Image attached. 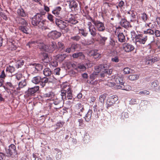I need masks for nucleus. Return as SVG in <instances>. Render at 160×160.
<instances>
[{
  "mask_svg": "<svg viewBox=\"0 0 160 160\" xmlns=\"http://www.w3.org/2000/svg\"><path fill=\"white\" fill-rule=\"evenodd\" d=\"M61 103L60 100H58V99H56L55 100V101L53 102V104L56 105V107H54V108L57 109L61 108L62 106L60 105V103Z\"/></svg>",
  "mask_w": 160,
  "mask_h": 160,
  "instance_id": "obj_34",
  "label": "nucleus"
},
{
  "mask_svg": "<svg viewBox=\"0 0 160 160\" xmlns=\"http://www.w3.org/2000/svg\"><path fill=\"white\" fill-rule=\"evenodd\" d=\"M15 70V68L14 67L10 65L7 66L6 68V71L11 73L14 72Z\"/></svg>",
  "mask_w": 160,
  "mask_h": 160,
  "instance_id": "obj_41",
  "label": "nucleus"
},
{
  "mask_svg": "<svg viewBox=\"0 0 160 160\" xmlns=\"http://www.w3.org/2000/svg\"><path fill=\"white\" fill-rule=\"evenodd\" d=\"M128 113L127 112H123L122 114V119H124L125 118H128Z\"/></svg>",
  "mask_w": 160,
  "mask_h": 160,
  "instance_id": "obj_56",
  "label": "nucleus"
},
{
  "mask_svg": "<svg viewBox=\"0 0 160 160\" xmlns=\"http://www.w3.org/2000/svg\"><path fill=\"white\" fill-rule=\"evenodd\" d=\"M105 65L104 64H101L98 66L96 67L95 68L96 70L98 72H101L102 70L104 69L103 72H105L106 74L111 75L112 72L111 69H105Z\"/></svg>",
  "mask_w": 160,
  "mask_h": 160,
  "instance_id": "obj_9",
  "label": "nucleus"
},
{
  "mask_svg": "<svg viewBox=\"0 0 160 160\" xmlns=\"http://www.w3.org/2000/svg\"><path fill=\"white\" fill-rule=\"evenodd\" d=\"M81 38V37L78 35H76L71 37V39L76 41H78Z\"/></svg>",
  "mask_w": 160,
  "mask_h": 160,
  "instance_id": "obj_54",
  "label": "nucleus"
},
{
  "mask_svg": "<svg viewBox=\"0 0 160 160\" xmlns=\"http://www.w3.org/2000/svg\"><path fill=\"white\" fill-rule=\"evenodd\" d=\"M17 13L21 17H24L26 16V14L22 8L18 9L17 10Z\"/></svg>",
  "mask_w": 160,
  "mask_h": 160,
  "instance_id": "obj_32",
  "label": "nucleus"
},
{
  "mask_svg": "<svg viewBox=\"0 0 160 160\" xmlns=\"http://www.w3.org/2000/svg\"><path fill=\"white\" fill-rule=\"evenodd\" d=\"M65 122L63 121H59L56 124L57 126L59 127H62L64 125Z\"/></svg>",
  "mask_w": 160,
  "mask_h": 160,
  "instance_id": "obj_61",
  "label": "nucleus"
},
{
  "mask_svg": "<svg viewBox=\"0 0 160 160\" xmlns=\"http://www.w3.org/2000/svg\"><path fill=\"white\" fill-rule=\"evenodd\" d=\"M24 63V61L23 60H20L18 61L17 62V64L16 65L17 68H21L23 65Z\"/></svg>",
  "mask_w": 160,
  "mask_h": 160,
  "instance_id": "obj_48",
  "label": "nucleus"
},
{
  "mask_svg": "<svg viewBox=\"0 0 160 160\" xmlns=\"http://www.w3.org/2000/svg\"><path fill=\"white\" fill-rule=\"evenodd\" d=\"M93 22L97 31L99 32H104L105 31L106 28L104 22L98 20L93 21Z\"/></svg>",
  "mask_w": 160,
  "mask_h": 160,
  "instance_id": "obj_6",
  "label": "nucleus"
},
{
  "mask_svg": "<svg viewBox=\"0 0 160 160\" xmlns=\"http://www.w3.org/2000/svg\"><path fill=\"white\" fill-rule=\"evenodd\" d=\"M126 17L128 19L130 20L131 22H134L135 21V19L136 18V15L132 11L128 12L126 14Z\"/></svg>",
  "mask_w": 160,
  "mask_h": 160,
  "instance_id": "obj_17",
  "label": "nucleus"
},
{
  "mask_svg": "<svg viewBox=\"0 0 160 160\" xmlns=\"http://www.w3.org/2000/svg\"><path fill=\"white\" fill-rule=\"evenodd\" d=\"M123 48L126 52H130L133 51L135 48L132 45L129 43H124L123 44Z\"/></svg>",
  "mask_w": 160,
  "mask_h": 160,
  "instance_id": "obj_12",
  "label": "nucleus"
},
{
  "mask_svg": "<svg viewBox=\"0 0 160 160\" xmlns=\"http://www.w3.org/2000/svg\"><path fill=\"white\" fill-rule=\"evenodd\" d=\"M0 15L6 21L8 20V18L7 15L4 13L2 12H0Z\"/></svg>",
  "mask_w": 160,
  "mask_h": 160,
  "instance_id": "obj_63",
  "label": "nucleus"
},
{
  "mask_svg": "<svg viewBox=\"0 0 160 160\" xmlns=\"http://www.w3.org/2000/svg\"><path fill=\"white\" fill-rule=\"evenodd\" d=\"M57 49H58L62 50L65 47V46L64 43L62 42L59 41L57 43Z\"/></svg>",
  "mask_w": 160,
  "mask_h": 160,
  "instance_id": "obj_37",
  "label": "nucleus"
},
{
  "mask_svg": "<svg viewBox=\"0 0 160 160\" xmlns=\"http://www.w3.org/2000/svg\"><path fill=\"white\" fill-rule=\"evenodd\" d=\"M7 157L13 158L17 154L16 147L13 144H11L9 146L8 149L6 151Z\"/></svg>",
  "mask_w": 160,
  "mask_h": 160,
  "instance_id": "obj_4",
  "label": "nucleus"
},
{
  "mask_svg": "<svg viewBox=\"0 0 160 160\" xmlns=\"http://www.w3.org/2000/svg\"><path fill=\"white\" fill-rule=\"evenodd\" d=\"M39 86H35L34 87L28 88L25 92L26 95L28 97H31L35 95V94L39 90Z\"/></svg>",
  "mask_w": 160,
  "mask_h": 160,
  "instance_id": "obj_7",
  "label": "nucleus"
},
{
  "mask_svg": "<svg viewBox=\"0 0 160 160\" xmlns=\"http://www.w3.org/2000/svg\"><path fill=\"white\" fill-rule=\"evenodd\" d=\"M111 61L112 62H118L119 61V57L117 56H113L111 58Z\"/></svg>",
  "mask_w": 160,
  "mask_h": 160,
  "instance_id": "obj_49",
  "label": "nucleus"
},
{
  "mask_svg": "<svg viewBox=\"0 0 160 160\" xmlns=\"http://www.w3.org/2000/svg\"><path fill=\"white\" fill-rule=\"evenodd\" d=\"M35 66L36 68V69L38 71H38L41 70L43 68V65L42 64H36L35 63Z\"/></svg>",
  "mask_w": 160,
  "mask_h": 160,
  "instance_id": "obj_52",
  "label": "nucleus"
},
{
  "mask_svg": "<svg viewBox=\"0 0 160 160\" xmlns=\"http://www.w3.org/2000/svg\"><path fill=\"white\" fill-rule=\"evenodd\" d=\"M6 155L2 152H0V160H6Z\"/></svg>",
  "mask_w": 160,
  "mask_h": 160,
  "instance_id": "obj_60",
  "label": "nucleus"
},
{
  "mask_svg": "<svg viewBox=\"0 0 160 160\" xmlns=\"http://www.w3.org/2000/svg\"><path fill=\"white\" fill-rule=\"evenodd\" d=\"M17 48V46L15 43V42H9L8 43V48L11 51L15 50Z\"/></svg>",
  "mask_w": 160,
  "mask_h": 160,
  "instance_id": "obj_24",
  "label": "nucleus"
},
{
  "mask_svg": "<svg viewBox=\"0 0 160 160\" xmlns=\"http://www.w3.org/2000/svg\"><path fill=\"white\" fill-rule=\"evenodd\" d=\"M119 24L122 27L125 28L132 27L129 22L125 18H122L119 22Z\"/></svg>",
  "mask_w": 160,
  "mask_h": 160,
  "instance_id": "obj_14",
  "label": "nucleus"
},
{
  "mask_svg": "<svg viewBox=\"0 0 160 160\" xmlns=\"http://www.w3.org/2000/svg\"><path fill=\"white\" fill-rule=\"evenodd\" d=\"M79 126L81 128H83L85 126V124L83 119L82 118L79 119L78 120Z\"/></svg>",
  "mask_w": 160,
  "mask_h": 160,
  "instance_id": "obj_39",
  "label": "nucleus"
},
{
  "mask_svg": "<svg viewBox=\"0 0 160 160\" xmlns=\"http://www.w3.org/2000/svg\"><path fill=\"white\" fill-rule=\"evenodd\" d=\"M115 81L117 84L122 85L124 83L123 81V77L122 76L121 77H117L115 78Z\"/></svg>",
  "mask_w": 160,
  "mask_h": 160,
  "instance_id": "obj_28",
  "label": "nucleus"
},
{
  "mask_svg": "<svg viewBox=\"0 0 160 160\" xmlns=\"http://www.w3.org/2000/svg\"><path fill=\"white\" fill-rule=\"evenodd\" d=\"M65 54H60L57 56L58 60L60 62L62 61L66 58Z\"/></svg>",
  "mask_w": 160,
  "mask_h": 160,
  "instance_id": "obj_46",
  "label": "nucleus"
},
{
  "mask_svg": "<svg viewBox=\"0 0 160 160\" xmlns=\"http://www.w3.org/2000/svg\"><path fill=\"white\" fill-rule=\"evenodd\" d=\"M140 17L142 20L144 22H145L148 18L147 15L144 12L141 13Z\"/></svg>",
  "mask_w": 160,
  "mask_h": 160,
  "instance_id": "obj_43",
  "label": "nucleus"
},
{
  "mask_svg": "<svg viewBox=\"0 0 160 160\" xmlns=\"http://www.w3.org/2000/svg\"><path fill=\"white\" fill-rule=\"evenodd\" d=\"M98 34L99 36L100 37V38L99 39L100 43L102 45H104L105 41L108 39L107 38L102 36L99 33H98Z\"/></svg>",
  "mask_w": 160,
  "mask_h": 160,
  "instance_id": "obj_35",
  "label": "nucleus"
},
{
  "mask_svg": "<svg viewBox=\"0 0 160 160\" xmlns=\"http://www.w3.org/2000/svg\"><path fill=\"white\" fill-rule=\"evenodd\" d=\"M61 10V8L60 7H57L52 11V13L57 17H60Z\"/></svg>",
  "mask_w": 160,
  "mask_h": 160,
  "instance_id": "obj_21",
  "label": "nucleus"
},
{
  "mask_svg": "<svg viewBox=\"0 0 160 160\" xmlns=\"http://www.w3.org/2000/svg\"><path fill=\"white\" fill-rule=\"evenodd\" d=\"M118 40L119 42H125L126 39L123 34L122 33H119L118 36Z\"/></svg>",
  "mask_w": 160,
  "mask_h": 160,
  "instance_id": "obj_27",
  "label": "nucleus"
},
{
  "mask_svg": "<svg viewBox=\"0 0 160 160\" xmlns=\"http://www.w3.org/2000/svg\"><path fill=\"white\" fill-rule=\"evenodd\" d=\"M42 19V15L39 14H37L32 18V24L34 26H38L42 30H45L48 28L45 23L46 21Z\"/></svg>",
  "mask_w": 160,
  "mask_h": 160,
  "instance_id": "obj_1",
  "label": "nucleus"
},
{
  "mask_svg": "<svg viewBox=\"0 0 160 160\" xmlns=\"http://www.w3.org/2000/svg\"><path fill=\"white\" fill-rule=\"evenodd\" d=\"M89 32L91 35L93 37H95L96 36L97 34V30L95 27H92L91 28L88 29Z\"/></svg>",
  "mask_w": 160,
  "mask_h": 160,
  "instance_id": "obj_25",
  "label": "nucleus"
},
{
  "mask_svg": "<svg viewBox=\"0 0 160 160\" xmlns=\"http://www.w3.org/2000/svg\"><path fill=\"white\" fill-rule=\"evenodd\" d=\"M159 59V58L158 57H155L153 58H151L149 56H146L144 59V62L145 65L151 64L156 62Z\"/></svg>",
  "mask_w": 160,
  "mask_h": 160,
  "instance_id": "obj_8",
  "label": "nucleus"
},
{
  "mask_svg": "<svg viewBox=\"0 0 160 160\" xmlns=\"http://www.w3.org/2000/svg\"><path fill=\"white\" fill-rule=\"evenodd\" d=\"M78 31L79 33L84 37H86L88 34V33L86 30L82 28L79 29Z\"/></svg>",
  "mask_w": 160,
  "mask_h": 160,
  "instance_id": "obj_36",
  "label": "nucleus"
},
{
  "mask_svg": "<svg viewBox=\"0 0 160 160\" xmlns=\"http://www.w3.org/2000/svg\"><path fill=\"white\" fill-rule=\"evenodd\" d=\"M154 33V32L153 30L151 29H148L144 31L143 34L148 36V35H153Z\"/></svg>",
  "mask_w": 160,
  "mask_h": 160,
  "instance_id": "obj_33",
  "label": "nucleus"
},
{
  "mask_svg": "<svg viewBox=\"0 0 160 160\" xmlns=\"http://www.w3.org/2000/svg\"><path fill=\"white\" fill-rule=\"evenodd\" d=\"M90 136L88 134H85L83 138V141L85 143H88L90 141Z\"/></svg>",
  "mask_w": 160,
  "mask_h": 160,
  "instance_id": "obj_45",
  "label": "nucleus"
},
{
  "mask_svg": "<svg viewBox=\"0 0 160 160\" xmlns=\"http://www.w3.org/2000/svg\"><path fill=\"white\" fill-rule=\"evenodd\" d=\"M66 21L68 23L72 24H76L78 22V21L73 17L70 18L68 20H67Z\"/></svg>",
  "mask_w": 160,
  "mask_h": 160,
  "instance_id": "obj_31",
  "label": "nucleus"
},
{
  "mask_svg": "<svg viewBox=\"0 0 160 160\" xmlns=\"http://www.w3.org/2000/svg\"><path fill=\"white\" fill-rule=\"evenodd\" d=\"M42 47H43V49L45 51L50 53L52 52L57 48V43L54 41L52 42L49 45H46L44 47L42 45Z\"/></svg>",
  "mask_w": 160,
  "mask_h": 160,
  "instance_id": "obj_5",
  "label": "nucleus"
},
{
  "mask_svg": "<svg viewBox=\"0 0 160 160\" xmlns=\"http://www.w3.org/2000/svg\"><path fill=\"white\" fill-rule=\"evenodd\" d=\"M61 33L56 31H53L50 32L48 34L49 37L53 39H56L61 36Z\"/></svg>",
  "mask_w": 160,
  "mask_h": 160,
  "instance_id": "obj_13",
  "label": "nucleus"
},
{
  "mask_svg": "<svg viewBox=\"0 0 160 160\" xmlns=\"http://www.w3.org/2000/svg\"><path fill=\"white\" fill-rule=\"evenodd\" d=\"M70 47L73 51L74 52L75 49L78 48L77 44L75 43H72L71 44Z\"/></svg>",
  "mask_w": 160,
  "mask_h": 160,
  "instance_id": "obj_58",
  "label": "nucleus"
},
{
  "mask_svg": "<svg viewBox=\"0 0 160 160\" xmlns=\"http://www.w3.org/2000/svg\"><path fill=\"white\" fill-rule=\"evenodd\" d=\"M21 23L22 25V26H27L28 25V23L24 19L21 18Z\"/></svg>",
  "mask_w": 160,
  "mask_h": 160,
  "instance_id": "obj_59",
  "label": "nucleus"
},
{
  "mask_svg": "<svg viewBox=\"0 0 160 160\" xmlns=\"http://www.w3.org/2000/svg\"><path fill=\"white\" fill-rule=\"evenodd\" d=\"M158 85V82L157 80H155L151 83V87H156Z\"/></svg>",
  "mask_w": 160,
  "mask_h": 160,
  "instance_id": "obj_53",
  "label": "nucleus"
},
{
  "mask_svg": "<svg viewBox=\"0 0 160 160\" xmlns=\"http://www.w3.org/2000/svg\"><path fill=\"white\" fill-rule=\"evenodd\" d=\"M27 26H20L19 27V30H21L23 32L28 34L29 33L28 31V28L27 27Z\"/></svg>",
  "mask_w": 160,
  "mask_h": 160,
  "instance_id": "obj_30",
  "label": "nucleus"
},
{
  "mask_svg": "<svg viewBox=\"0 0 160 160\" xmlns=\"http://www.w3.org/2000/svg\"><path fill=\"white\" fill-rule=\"evenodd\" d=\"M27 85L26 79L24 78L23 80L20 82L18 83V88H17L18 90H19L20 88H22Z\"/></svg>",
  "mask_w": 160,
  "mask_h": 160,
  "instance_id": "obj_29",
  "label": "nucleus"
},
{
  "mask_svg": "<svg viewBox=\"0 0 160 160\" xmlns=\"http://www.w3.org/2000/svg\"><path fill=\"white\" fill-rule=\"evenodd\" d=\"M67 91L64 90H62L61 91V96L62 97V99L63 101L67 100L66 93Z\"/></svg>",
  "mask_w": 160,
  "mask_h": 160,
  "instance_id": "obj_38",
  "label": "nucleus"
},
{
  "mask_svg": "<svg viewBox=\"0 0 160 160\" xmlns=\"http://www.w3.org/2000/svg\"><path fill=\"white\" fill-rule=\"evenodd\" d=\"M86 19L89 21H90L93 23V21H96L94 19H93L90 16L87 15L86 16Z\"/></svg>",
  "mask_w": 160,
  "mask_h": 160,
  "instance_id": "obj_64",
  "label": "nucleus"
},
{
  "mask_svg": "<svg viewBox=\"0 0 160 160\" xmlns=\"http://www.w3.org/2000/svg\"><path fill=\"white\" fill-rule=\"evenodd\" d=\"M28 69L29 72L32 74L38 72V71L36 69L35 63L30 64Z\"/></svg>",
  "mask_w": 160,
  "mask_h": 160,
  "instance_id": "obj_20",
  "label": "nucleus"
},
{
  "mask_svg": "<svg viewBox=\"0 0 160 160\" xmlns=\"http://www.w3.org/2000/svg\"><path fill=\"white\" fill-rule=\"evenodd\" d=\"M107 96V94L105 93L99 96V101L101 102H103L106 99Z\"/></svg>",
  "mask_w": 160,
  "mask_h": 160,
  "instance_id": "obj_51",
  "label": "nucleus"
},
{
  "mask_svg": "<svg viewBox=\"0 0 160 160\" xmlns=\"http://www.w3.org/2000/svg\"><path fill=\"white\" fill-rule=\"evenodd\" d=\"M92 110L89 109L87 113L86 114L85 117V119L87 122H88L90 121L92 116Z\"/></svg>",
  "mask_w": 160,
  "mask_h": 160,
  "instance_id": "obj_22",
  "label": "nucleus"
},
{
  "mask_svg": "<svg viewBox=\"0 0 160 160\" xmlns=\"http://www.w3.org/2000/svg\"><path fill=\"white\" fill-rule=\"evenodd\" d=\"M139 75L137 74H132L130 75L129 77V78L131 80H135L138 79L139 78Z\"/></svg>",
  "mask_w": 160,
  "mask_h": 160,
  "instance_id": "obj_44",
  "label": "nucleus"
},
{
  "mask_svg": "<svg viewBox=\"0 0 160 160\" xmlns=\"http://www.w3.org/2000/svg\"><path fill=\"white\" fill-rule=\"evenodd\" d=\"M67 65L68 67H71L73 68L74 69L78 71V64L73 62H70L68 63Z\"/></svg>",
  "mask_w": 160,
  "mask_h": 160,
  "instance_id": "obj_40",
  "label": "nucleus"
},
{
  "mask_svg": "<svg viewBox=\"0 0 160 160\" xmlns=\"http://www.w3.org/2000/svg\"><path fill=\"white\" fill-rule=\"evenodd\" d=\"M16 78L18 80H20L21 79H22L25 78L24 77H23L21 73H17L15 75Z\"/></svg>",
  "mask_w": 160,
  "mask_h": 160,
  "instance_id": "obj_47",
  "label": "nucleus"
},
{
  "mask_svg": "<svg viewBox=\"0 0 160 160\" xmlns=\"http://www.w3.org/2000/svg\"><path fill=\"white\" fill-rule=\"evenodd\" d=\"M98 52V50H93L89 52V54L90 56H93L95 58H99L101 57V54Z\"/></svg>",
  "mask_w": 160,
  "mask_h": 160,
  "instance_id": "obj_18",
  "label": "nucleus"
},
{
  "mask_svg": "<svg viewBox=\"0 0 160 160\" xmlns=\"http://www.w3.org/2000/svg\"><path fill=\"white\" fill-rule=\"evenodd\" d=\"M48 79L47 77L42 78L39 76L34 77L32 80V82L36 84H40L42 88H44L48 82Z\"/></svg>",
  "mask_w": 160,
  "mask_h": 160,
  "instance_id": "obj_2",
  "label": "nucleus"
},
{
  "mask_svg": "<svg viewBox=\"0 0 160 160\" xmlns=\"http://www.w3.org/2000/svg\"><path fill=\"white\" fill-rule=\"evenodd\" d=\"M36 44H42V42L41 40H37L35 41H31L28 42L26 44V46H28L29 48L36 47Z\"/></svg>",
  "mask_w": 160,
  "mask_h": 160,
  "instance_id": "obj_19",
  "label": "nucleus"
},
{
  "mask_svg": "<svg viewBox=\"0 0 160 160\" xmlns=\"http://www.w3.org/2000/svg\"><path fill=\"white\" fill-rule=\"evenodd\" d=\"M118 100V97L116 96L113 95L110 97L107 101L106 104L107 107H110L115 103Z\"/></svg>",
  "mask_w": 160,
  "mask_h": 160,
  "instance_id": "obj_11",
  "label": "nucleus"
},
{
  "mask_svg": "<svg viewBox=\"0 0 160 160\" xmlns=\"http://www.w3.org/2000/svg\"><path fill=\"white\" fill-rule=\"evenodd\" d=\"M67 2L69 4V8L72 11H76L78 9V3L75 1L72 0L67 1Z\"/></svg>",
  "mask_w": 160,
  "mask_h": 160,
  "instance_id": "obj_10",
  "label": "nucleus"
},
{
  "mask_svg": "<svg viewBox=\"0 0 160 160\" xmlns=\"http://www.w3.org/2000/svg\"><path fill=\"white\" fill-rule=\"evenodd\" d=\"M78 71L80 70L82 71H85L86 69V68L83 64L78 63Z\"/></svg>",
  "mask_w": 160,
  "mask_h": 160,
  "instance_id": "obj_42",
  "label": "nucleus"
},
{
  "mask_svg": "<svg viewBox=\"0 0 160 160\" xmlns=\"http://www.w3.org/2000/svg\"><path fill=\"white\" fill-rule=\"evenodd\" d=\"M60 69L59 68H57L55 69L54 71V73L56 75H59Z\"/></svg>",
  "mask_w": 160,
  "mask_h": 160,
  "instance_id": "obj_62",
  "label": "nucleus"
},
{
  "mask_svg": "<svg viewBox=\"0 0 160 160\" xmlns=\"http://www.w3.org/2000/svg\"><path fill=\"white\" fill-rule=\"evenodd\" d=\"M43 74L46 77L49 76L51 75L52 72L50 68H47L44 69L43 70Z\"/></svg>",
  "mask_w": 160,
  "mask_h": 160,
  "instance_id": "obj_26",
  "label": "nucleus"
},
{
  "mask_svg": "<svg viewBox=\"0 0 160 160\" xmlns=\"http://www.w3.org/2000/svg\"><path fill=\"white\" fill-rule=\"evenodd\" d=\"M49 64L50 66L53 67H56L58 65V62L56 61H52L50 62Z\"/></svg>",
  "mask_w": 160,
  "mask_h": 160,
  "instance_id": "obj_55",
  "label": "nucleus"
},
{
  "mask_svg": "<svg viewBox=\"0 0 160 160\" xmlns=\"http://www.w3.org/2000/svg\"><path fill=\"white\" fill-rule=\"evenodd\" d=\"M148 36L142 34L136 35L135 36V43L138 45L139 44H144L148 40Z\"/></svg>",
  "mask_w": 160,
  "mask_h": 160,
  "instance_id": "obj_3",
  "label": "nucleus"
},
{
  "mask_svg": "<svg viewBox=\"0 0 160 160\" xmlns=\"http://www.w3.org/2000/svg\"><path fill=\"white\" fill-rule=\"evenodd\" d=\"M85 109L84 106L81 103H77L75 107V111L78 112L79 115L81 116L82 115V113L84 111Z\"/></svg>",
  "mask_w": 160,
  "mask_h": 160,
  "instance_id": "obj_16",
  "label": "nucleus"
},
{
  "mask_svg": "<svg viewBox=\"0 0 160 160\" xmlns=\"http://www.w3.org/2000/svg\"><path fill=\"white\" fill-rule=\"evenodd\" d=\"M83 56V53L82 52H78L74 53L72 55V57L74 58H77L79 57Z\"/></svg>",
  "mask_w": 160,
  "mask_h": 160,
  "instance_id": "obj_50",
  "label": "nucleus"
},
{
  "mask_svg": "<svg viewBox=\"0 0 160 160\" xmlns=\"http://www.w3.org/2000/svg\"><path fill=\"white\" fill-rule=\"evenodd\" d=\"M123 72L125 74H128L130 72V69L128 68H125L123 70Z\"/></svg>",
  "mask_w": 160,
  "mask_h": 160,
  "instance_id": "obj_57",
  "label": "nucleus"
},
{
  "mask_svg": "<svg viewBox=\"0 0 160 160\" xmlns=\"http://www.w3.org/2000/svg\"><path fill=\"white\" fill-rule=\"evenodd\" d=\"M56 24L60 28L62 29H64L69 25L67 22L58 19H56Z\"/></svg>",
  "mask_w": 160,
  "mask_h": 160,
  "instance_id": "obj_15",
  "label": "nucleus"
},
{
  "mask_svg": "<svg viewBox=\"0 0 160 160\" xmlns=\"http://www.w3.org/2000/svg\"><path fill=\"white\" fill-rule=\"evenodd\" d=\"M54 96V93L52 91L46 92L43 95V97L45 98H48L51 99L53 98Z\"/></svg>",
  "mask_w": 160,
  "mask_h": 160,
  "instance_id": "obj_23",
  "label": "nucleus"
}]
</instances>
